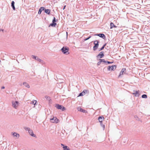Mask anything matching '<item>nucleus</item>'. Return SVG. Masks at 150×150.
Listing matches in <instances>:
<instances>
[{
    "instance_id": "17",
    "label": "nucleus",
    "mask_w": 150,
    "mask_h": 150,
    "mask_svg": "<svg viewBox=\"0 0 150 150\" xmlns=\"http://www.w3.org/2000/svg\"><path fill=\"white\" fill-rule=\"evenodd\" d=\"M45 12L48 14H50V10L49 9H45Z\"/></svg>"
},
{
    "instance_id": "30",
    "label": "nucleus",
    "mask_w": 150,
    "mask_h": 150,
    "mask_svg": "<svg viewBox=\"0 0 150 150\" xmlns=\"http://www.w3.org/2000/svg\"><path fill=\"white\" fill-rule=\"evenodd\" d=\"M101 62H101V61H100L99 62H98V63H97L98 65H100Z\"/></svg>"
},
{
    "instance_id": "19",
    "label": "nucleus",
    "mask_w": 150,
    "mask_h": 150,
    "mask_svg": "<svg viewBox=\"0 0 150 150\" xmlns=\"http://www.w3.org/2000/svg\"><path fill=\"white\" fill-rule=\"evenodd\" d=\"M13 135L14 137H16L18 138L19 137V135L18 134H17L16 133L14 132L13 134Z\"/></svg>"
},
{
    "instance_id": "31",
    "label": "nucleus",
    "mask_w": 150,
    "mask_h": 150,
    "mask_svg": "<svg viewBox=\"0 0 150 150\" xmlns=\"http://www.w3.org/2000/svg\"><path fill=\"white\" fill-rule=\"evenodd\" d=\"M25 130H28V131L30 129L29 128H28V127H25Z\"/></svg>"
},
{
    "instance_id": "18",
    "label": "nucleus",
    "mask_w": 150,
    "mask_h": 150,
    "mask_svg": "<svg viewBox=\"0 0 150 150\" xmlns=\"http://www.w3.org/2000/svg\"><path fill=\"white\" fill-rule=\"evenodd\" d=\"M14 2L13 1L11 3V6L12 7V8L13 10H15V8L14 6Z\"/></svg>"
},
{
    "instance_id": "24",
    "label": "nucleus",
    "mask_w": 150,
    "mask_h": 150,
    "mask_svg": "<svg viewBox=\"0 0 150 150\" xmlns=\"http://www.w3.org/2000/svg\"><path fill=\"white\" fill-rule=\"evenodd\" d=\"M98 47V46L94 45L93 47V50L94 51L96 50L97 49Z\"/></svg>"
},
{
    "instance_id": "21",
    "label": "nucleus",
    "mask_w": 150,
    "mask_h": 150,
    "mask_svg": "<svg viewBox=\"0 0 150 150\" xmlns=\"http://www.w3.org/2000/svg\"><path fill=\"white\" fill-rule=\"evenodd\" d=\"M23 85L25 86L26 87L28 88H29L30 87V86L29 85V84L26 83H23Z\"/></svg>"
},
{
    "instance_id": "2",
    "label": "nucleus",
    "mask_w": 150,
    "mask_h": 150,
    "mask_svg": "<svg viewBox=\"0 0 150 150\" xmlns=\"http://www.w3.org/2000/svg\"><path fill=\"white\" fill-rule=\"evenodd\" d=\"M12 106L13 108L15 109H17L19 105V103L18 101H12Z\"/></svg>"
},
{
    "instance_id": "16",
    "label": "nucleus",
    "mask_w": 150,
    "mask_h": 150,
    "mask_svg": "<svg viewBox=\"0 0 150 150\" xmlns=\"http://www.w3.org/2000/svg\"><path fill=\"white\" fill-rule=\"evenodd\" d=\"M98 35L100 37H101L103 38H105V35L103 34H99Z\"/></svg>"
},
{
    "instance_id": "35",
    "label": "nucleus",
    "mask_w": 150,
    "mask_h": 150,
    "mask_svg": "<svg viewBox=\"0 0 150 150\" xmlns=\"http://www.w3.org/2000/svg\"><path fill=\"white\" fill-rule=\"evenodd\" d=\"M66 6H64V8H63V10H64V9H65V8Z\"/></svg>"
},
{
    "instance_id": "5",
    "label": "nucleus",
    "mask_w": 150,
    "mask_h": 150,
    "mask_svg": "<svg viewBox=\"0 0 150 150\" xmlns=\"http://www.w3.org/2000/svg\"><path fill=\"white\" fill-rule=\"evenodd\" d=\"M126 69L125 68H122L120 72L119 75L118 76V77H120L121 76H122L124 73V72L125 71H126Z\"/></svg>"
},
{
    "instance_id": "28",
    "label": "nucleus",
    "mask_w": 150,
    "mask_h": 150,
    "mask_svg": "<svg viewBox=\"0 0 150 150\" xmlns=\"http://www.w3.org/2000/svg\"><path fill=\"white\" fill-rule=\"evenodd\" d=\"M56 22V20H55V17H54L53 18V19L52 21V23H55V22Z\"/></svg>"
},
{
    "instance_id": "29",
    "label": "nucleus",
    "mask_w": 150,
    "mask_h": 150,
    "mask_svg": "<svg viewBox=\"0 0 150 150\" xmlns=\"http://www.w3.org/2000/svg\"><path fill=\"white\" fill-rule=\"evenodd\" d=\"M91 38V36H89L88 38H86V39H85L84 40V41H86V40H88V39H89L90 38Z\"/></svg>"
},
{
    "instance_id": "1",
    "label": "nucleus",
    "mask_w": 150,
    "mask_h": 150,
    "mask_svg": "<svg viewBox=\"0 0 150 150\" xmlns=\"http://www.w3.org/2000/svg\"><path fill=\"white\" fill-rule=\"evenodd\" d=\"M61 50L62 52L64 54H69L68 52L69 50V48L68 47H64Z\"/></svg>"
},
{
    "instance_id": "10",
    "label": "nucleus",
    "mask_w": 150,
    "mask_h": 150,
    "mask_svg": "<svg viewBox=\"0 0 150 150\" xmlns=\"http://www.w3.org/2000/svg\"><path fill=\"white\" fill-rule=\"evenodd\" d=\"M104 56V54L103 52H101L97 56V57L102 58Z\"/></svg>"
},
{
    "instance_id": "3",
    "label": "nucleus",
    "mask_w": 150,
    "mask_h": 150,
    "mask_svg": "<svg viewBox=\"0 0 150 150\" xmlns=\"http://www.w3.org/2000/svg\"><path fill=\"white\" fill-rule=\"evenodd\" d=\"M52 122L57 123L59 121V120L56 117H54L53 118L50 119Z\"/></svg>"
},
{
    "instance_id": "26",
    "label": "nucleus",
    "mask_w": 150,
    "mask_h": 150,
    "mask_svg": "<svg viewBox=\"0 0 150 150\" xmlns=\"http://www.w3.org/2000/svg\"><path fill=\"white\" fill-rule=\"evenodd\" d=\"M142 97L143 98H147V96L145 94H144L142 96Z\"/></svg>"
},
{
    "instance_id": "4",
    "label": "nucleus",
    "mask_w": 150,
    "mask_h": 150,
    "mask_svg": "<svg viewBox=\"0 0 150 150\" xmlns=\"http://www.w3.org/2000/svg\"><path fill=\"white\" fill-rule=\"evenodd\" d=\"M56 107L57 109H60L62 111L64 110H65V108L63 106L58 104L56 105Z\"/></svg>"
},
{
    "instance_id": "6",
    "label": "nucleus",
    "mask_w": 150,
    "mask_h": 150,
    "mask_svg": "<svg viewBox=\"0 0 150 150\" xmlns=\"http://www.w3.org/2000/svg\"><path fill=\"white\" fill-rule=\"evenodd\" d=\"M114 67H115V69L116 66L115 65H113L111 66H109L107 68L108 70V71L113 70Z\"/></svg>"
},
{
    "instance_id": "14",
    "label": "nucleus",
    "mask_w": 150,
    "mask_h": 150,
    "mask_svg": "<svg viewBox=\"0 0 150 150\" xmlns=\"http://www.w3.org/2000/svg\"><path fill=\"white\" fill-rule=\"evenodd\" d=\"M45 8L44 7H41L39 9L38 13L39 14H40L42 11L44 10Z\"/></svg>"
},
{
    "instance_id": "27",
    "label": "nucleus",
    "mask_w": 150,
    "mask_h": 150,
    "mask_svg": "<svg viewBox=\"0 0 150 150\" xmlns=\"http://www.w3.org/2000/svg\"><path fill=\"white\" fill-rule=\"evenodd\" d=\"M99 61H100L101 62H106L104 59H100Z\"/></svg>"
},
{
    "instance_id": "8",
    "label": "nucleus",
    "mask_w": 150,
    "mask_h": 150,
    "mask_svg": "<svg viewBox=\"0 0 150 150\" xmlns=\"http://www.w3.org/2000/svg\"><path fill=\"white\" fill-rule=\"evenodd\" d=\"M61 145L62 146V147L63 149V150H70L69 149V147L66 146H65L63 144H61Z\"/></svg>"
},
{
    "instance_id": "32",
    "label": "nucleus",
    "mask_w": 150,
    "mask_h": 150,
    "mask_svg": "<svg viewBox=\"0 0 150 150\" xmlns=\"http://www.w3.org/2000/svg\"><path fill=\"white\" fill-rule=\"evenodd\" d=\"M32 57L34 58V59H36V57L35 56H32Z\"/></svg>"
},
{
    "instance_id": "13",
    "label": "nucleus",
    "mask_w": 150,
    "mask_h": 150,
    "mask_svg": "<svg viewBox=\"0 0 150 150\" xmlns=\"http://www.w3.org/2000/svg\"><path fill=\"white\" fill-rule=\"evenodd\" d=\"M29 133L31 136L34 137H35V135L33 134L32 130H29Z\"/></svg>"
},
{
    "instance_id": "34",
    "label": "nucleus",
    "mask_w": 150,
    "mask_h": 150,
    "mask_svg": "<svg viewBox=\"0 0 150 150\" xmlns=\"http://www.w3.org/2000/svg\"><path fill=\"white\" fill-rule=\"evenodd\" d=\"M4 88H5V87H4V86H3V87H1V89H4Z\"/></svg>"
},
{
    "instance_id": "25",
    "label": "nucleus",
    "mask_w": 150,
    "mask_h": 150,
    "mask_svg": "<svg viewBox=\"0 0 150 150\" xmlns=\"http://www.w3.org/2000/svg\"><path fill=\"white\" fill-rule=\"evenodd\" d=\"M37 103V101L36 100H33L32 102L31 103H32L35 105Z\"/></svg>"
},
{
    "instance_id": "20",
    "label": "nucleus",
    "mask_w": 150,
    "mask_h": 150,
    "mask_svg": "<svg viewBox=\"0 0 150 150\" xmlns=\"http://www.w3.org/2000/svg\"><path fill=\"white\" fill-rule=\"evenodd\" d=\"M94 45L98 46V41L97 40L95 41L94 42Z\"/></svg>"
},
{
    "instance_id": "9",
    "label": "nucleus",
    "mask_w": 150,
    "mask_h": 150,
    "mask_svg": "<svg viewBox=\"0 0 150 150\" xmlns=\"http://www.w3.org/2000/svg\"><path fill=\"white\" fill-rule=\"evenodd\" d=\"M132 94L134 95L135 96H139L138 91H134Z\"/></svg>"
},
{
    "instance_id": "23",
    "label": "nucleus",
    "mask_w": 150,
    "mask_h": 150,
    "mask_svg": "<svg viewBox=\"0 0 150 150\" xmlns=\"http://www.w3.org/2000/svg\"><path fill=\"white\" fill-rule=\"evenodd\" d=\"M56 25V23H52L50 25V26L55 27Z\"/></svg>"
},
{
    "instance_id": "12",
    "label": "nucleus",
    "mask_w": 150,
    "mask_h": 150,
    "mask_svg": "<svg viewBox=\"0 0 150 150\" xmlns=\"http://www.w3.org/2000/svg\"><path fill=\"white\" fill-rule=\"evenodd\" d=\"M104 117L103 116H100L99 117H98V120L99 122H100L102 123L103 121L104 120Z\"/></svg>"
},
{
    "instance_id": "7",
    "label": "nucleus",
    "mask_w": 150,
    "mask_h": 150,
    "mask_svg": "<svg viewBox=\"0 0 150 150\" xmlns=\"http://www.w3.org/2000/svg\"><path fill=\"white\" fill-rule=\"evenodd\" d=\"M88 91H87L86 90H84L82 93H81L79 94L78 96H82L85 95Z\"/></svg>"
},
{
    "instance_id": "15",
    "label": "nucleus",
    "mask_w": 150,
    "mask_h": 150,
    "mask_svg": "<svg viewBox=\"0 0 150 150\" xmlns=\"http://www.w3.org/2000/svg\"><path fill=\"white\" fill-rule=\"evenodd\" d=\"M110 28H116L117 27L114 24V23L111 22L110 23Z\"/></svg>"
},
{
    "instance_id": "22",
    "label": "nucleus",
    "mask_w": 150,
    "mask_h": 150,
    "mask_svg": "<svg viewBox=\"0 0 150 150\" xmlns=\"http://www.w3.org/2000/svg\"><path fill=\"white\" fill-rule=\"evenodd\" d=\"M106 43H105L103 46L99 50V51H101L102 50H103L105 47L106 46Z\"/></svg>"
},
{
    "instance_id": "33",
    "label": "nucleus",
    "mask_w": 150,
    "mask_h": 150,
    "mask_svg": "<svg viewBox=\"0 0 150 150\" xmlns=\"http://www.w3.org/2000/svg\"><path fill=\"white\" fill-rule=\"evenodd\" d=\"M106 62H107L108 64L112 63H113V62H111L108 61H107Z\"/></svg>"
},
{
    "instance_id": "11",
    "label": "nucleus",
    "mask_w": 150,
    "mask_h": 150,
    "mask_svg": "<svg viewBox=\"0 0 150 150\" xmlns=\"http://www.w3.org/2000/svg\"><path fill=\"white\" fill-rule=\"evenodd\" d=\"M77 110H78L79 111H80V112H85V113H86L87 112V111L85 110L82 109L81 107H79L78 108H77Z\"/></svg>"
}]
</instances>
